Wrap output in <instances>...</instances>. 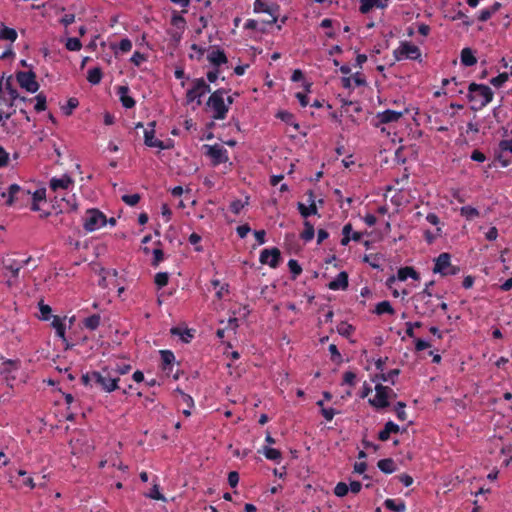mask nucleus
Instances as JSON below:
<instances>
[{
  "label": "nucleus",
  "mask_w": 512,
  "mask_h": 512,
  "mask_svg": "<svg viewBox=\"0 0 512 512\" xmlns=\"http://www.w3.org/2000/svg\"><path fill=\"white\" fill-rule=\"evenodd\" d=\"M348 287V274L345 271L340 272L337 277L328 284L331 290H345Z\"/></svg>",
  "instance_id": "obj_20"
},
{
  "label": "nucleus",
  "mask_w": 512,
  "mask_h": 512,
  "mask_svg": "<svg viewBox=\"0 0 512 512\" xmlns=\"http://www.w3.org/2000/svg\"><path fill=\"white\" fill-rule=\"evenodd\" d=\"M65 47L69 51H79L82 48V43L79 38H68Z\"/></svg>",
  "instance_id": "obj_44"
},
{
  "label": "nucleus",
  "mask_w": 512,
  "mask_h": 512,
  "mask_svg": "<svg viewBox=\"0 0 512 512\" xmlns=\"http://www.w3.org/2000/svg\"><path fill=\"white\" fill-rule=\"evenodd\" d=\"M386 5L381 0H360V12L363 14L368 13L372 8H384Z\"/></svg>",
  "instance_id": "obj_25"
},
{
  "label": "nucleus",
  "mask_w": 512,
  "mask_h": 512,
  "mask_svg": "<svg viewBox=\"0 0 512 512\" xmlns=\"http://www.w3.org/2000/svg\"><path fill=\"white\" fill-rule=\"evenodd\" d=\"M52 327L56 331V335L62 339L63 342H66V336H65V324L63 323V320L59 316H54L52 321Z\"/></svg>",
  "instance_id": "obj_29"
},
{
  "label": "nucleus",
  "mask_w": 512,
  "mask_h": 512,
  "mask_svg": "<svg viewBox=\"0 0 512 512\" xmlns=\"http://www.w3.org/2000/svg\"><path fill=\"white\" fill-rule=\"evenodd\" d=\"M352 232V224L351 223H347L346 225H344L343 229H342V239H341V245L343 246H346L349 244L350 240H352L350 238V233Z\"/></svg>",
  "instance_id": "obj_47"
},
{
  "label": "nucleus",
  "mask_w": 512,
  "mask_h": 512,
  "mask_svg": "<svg viewBox=\"0 0 512 512\" xmlns=\"http://www.w3.org/2000/svg\"><path fill=\"white\" fill-rule=\"evenodd\" d=\"M102 70L100 67H94L88 71L87 80L93 85H97L102 80Z\"/></svg>",
  "instance_id": "obj_31"
},
{
  "label": "nucleus",
  "mask_w": 512,
  "mask_h": 512,
  "mask_svg": "<svg viewBox=\"0 0 512 512\" xmlns=\"http://www.w3.org/2000/svg\"><path fill=\"white\" fill-rule=\"evenodd\" d=\"M226 93V89H218L210 95L207 101V106L210 107L214 112V119L220 120L226 117V114L228 112V105L224 103V94Z\"/></svg>",
  "instance_id": "obj_4"
},
{
  "label": "nucleus",
  "mask_w": 512,
  "mask_h": 512,
  "mask_svg": "<svg viewBox=\"0 0 512 512\" xmlns=\"http://www.w3.org/2000/svg\"><path fill=\"white\" fill-rule=\"evenodd\" d=\"M131 368L132 367L130 364H122V365H117L114 369H111V370L117 376V375H124V374L129 373Z\"/></svg>",
  "instance_id": "obj_58"
},
{
  "label": "nucleus",
  "mask_w": 512,
  "mask_h": 512,
  "mask_svg": "<svg viewBox=\"0 0 512 512\" xmlns=\"http://www.w3.org/2000/svg\"><path fill=\"white\" fill-rule=\"evenodd\" d=\"M12 81H13L12 76H8V77L6 78V80H5V83H4L5 89H6V91L8 92V94H9V96H10V100H9V102H8V106H9V107H13V106H14L15 101L19 98V93H18V91L13 87Z\"/></svg>",
  "instance_id": "obj_23"
},
{
  "label": "nucleus",
  "mask_w": 512,
  "mask_h": 512,
  "mask_svg": "<svg viewBox=\"0 0 512 512\" xmlns=\"http://www.w3.org/2000/svg\"><path fill=\"white\" fill-rule=\"evenodd\" d=\"M405 407H406V404L404 402H401V401L397 402L396 405H395V412L397 414V418L400 421H404L407 418L406 413L404 411Z\"/></svg>",
  "instance_id": "obj_54"
},
{
  "label": "nucleus",
  "mask_w": 512,
  "mask_h": 512,
  "mask_svg": "<svg viewBox=\"0 0 512 512\" xmlns=\"http://www.w3.org/2000/svg\"><path fill=\"white\" fill-rule=\"evenodd\" d=\"M451 255L449 253H441L436 259H435V265L433 268L434 273H439L441 275L445 274V271L448 270V268L451 265L450 262Z\"/></svg>",
  "instance_id": "obj_16"
},
{
  "label": "nucleus",
  "mask_w": 512,
  "mask_h": 512,
  "mask_svg": "<svg viewBox=\"0 0 512 512\" xmlns=\"http://www.w3.org/2000/svg\"><path fill=\"white\" fill-rule=\"evenodd\" d=\"M12 113H5L2 109H0V125L3 127V130L6 132H10L9 127L7 126L6 120L10 119Z\"/></svg>",
  "instance_id": "obj_60"
},
{
  "label": "nucleus",
  "mask_w": 512,
  "mask_h": 512,
  "mask_svg": "<svg viewBox=\"0 0 512 512\" xmlns=\"http://www.w3.org/2000/svg\"><path fill=\"white\" fill-rule=\"evenodd\" d=\"M129 92V88L128 86H119L117 88V94L120 96V101L122 103V105L125 107V108H133L135 106V100L128 96Z\"/></svg>",
  "instance_id": "obj_22"
},
{
  "label": "nucleus",
  "mask_w": 512,
  "mask_h": 512,
  "mask_svg": "<svg viewBox=\"0 0 512 512\" xmlns=\"http://www.w3.org/2000/svg\"><path fill=\"white\" fill-rule=\"evenodd\" d=\"M384 506L394 512H404L405 511V503L403 501H400L399 503H396L393 499H386L384 502Z\"/></svg>",
  "instance_id": "obj_36"
},
{
  "label": "nucleus",
  "mask_w": 512,
  "mask_h": 512,
  "mask_svg": "<svg viewBox=\"0 0 512 512\" xmlns=\"http://www.w3.org/2000/svg\"><path fill=\"white\" fill-rule=\"evenodd\" d=\"M349 487L344 482H339L334 488V494L338 497H344L347 495Z\"/></svg>",
  "instance_id": "obj_52"
},
{
  "label": "nucleus",
  "mask_w": 512,
  "mask_h": 512,
  "mask_svg": "<svg viewBox=\"0 0 512 512\" xmlns=\"http://www.w3.org/2000/svg\"><path fill=\"white\" fill-rule=\"evenodd\" d=\"M308 194H309L310 205L307 207V206H305L301 202H299L298 205H297L299 213L304 218H307L310 215L317 214V207H316V204L314 202V193H313L312 190H309Z\"/></svg>",
  "instance_id": "obj_18"
},
{
  "label": "nucleus",
  "mask_w": 512,
  "mask_h": 512,
  "mask_svg": "<svg viewBox=\"0 0 512 512\" xmlns=\"http://www.w3.org/2000/svg\"><path fill=\"white\" fill-rule=\"evenodd\" d=\"M16 80L21 88L27 92L35 93L39 89V84L36 81V74L33 71H18L16 73Z\"/></svg>",
  "instance_id": "obj_7"
},
{
  "label": "nucleus",
  "mask_w": 512,
  "mask_h": 512,
  "mask_svg": "<svg viewBox=\"0 0 512 512\" xmlns=\"http://www.w3.org/2000/svg\"><path fill=\"white\" fill-rule=\"evenodd\" d=\"M171 24L183 30L185 28L186 21L183 16H181L177 12H174L171 17Z\"/></svg>",
  "instance_id": "obj_49"
},
{
  "label": "nucleus",
  "mask_w": 512,
  "mask_h": 512,
  "mask_svg": "<svg viewBox=\"0 0 512 512\" xmlns=\"http://www.w3.org/2000/svg\"><path fill=\"white\" fill-rule=\"evenodd\" d=\"M145 60H146L145 55H144V54H142V53H140V52H138V51L134 52V54L132 55V57H131V59H130V61H131L135 66H140V65H141V63H142L143 61H145Z\"/></svg>",
  "instance_id": "obj_62"
},
{
  "label": "nucleus",
  "mask_w": 512,
  "mask_h": 512,
  "mask_svg": "<svg viewBox=\"0 0 512 512\" xmlns=\"http://www.w3.org/2000/svg\"><path fill=\"white\" fill-rule=\"evenodd\" d=\"M435 284L434 281H430L425 285V288L423 291L416 293L413 297V303H414V309L415 312L422 317H431L435 310L437 305L433 301L432 293L429 291V286H433Z\"/></svg>",
  "instance_id": "obj_1"
},
{
  "label": "nucleus",
  "mask_w": 512,
  "mask_h": 512,
  "mask_svg": "<svg viewBox=\"0 0 512 512\" xmlns=\"http://www.w3.org/2000/svg\"><path fill=\"white\" fill-rule=\"evenodd\" d=\"M156 122L152 121L148 123V128L144 131V143L148 147H156L159 149H166L163 141L158 140L154 137L155 135Z\"/></svg>",
  "instance_id": "obj_13"
},
{
  "label": "nucleus",
  "mask_w": 512,
  "mask_h": 512,
  "mask_svg": "<svg viewBox=\"0 0 512 512\" xmlns=\"http://www.w3.org/2000/svg\"><path fill=\"white\" fill-rule=\"evenodd\" d=\"M93 381L105 392H112L118 389L120 378L112 374L109 367H103L101 371H92Z\"/></svg>",
  "instance_id": "obj_3"
},
{
  "label": "nucleus",
  "mask_w": 512,
  "mask_h": 512,
  "mask_svg": "<svg viewBox=\"0 0 512 512\" xmlns=\"http://www.w3.org/2000/svg\"><path fill=\"white\" fill-rule=\"evenodd\" d=\"M399 374H400L399 369H392L388 373L377 374L373 380L375 381V380L379 379L384 382L390 381L391 384H395V377H397Z\"/></svg>",
  "instance_id": "obj_32"
},
{
  "label": "nucleus",
  "mask_w": 512,
  "mask_h": 512,
  "mask_svg": "<svg viewBox=\"0 0 512 512\" xmlns=\"http://www.w3.org/2000/svg\"><path fill=\"white\" fill-rule=\"evenodd\" d=\"M375 314L377 315H382V314H390V315H394L395 314V310L394 308L392 307V305L390 304L389 301H382V302H379L374 311H373Z\"/></svg>",
  "instance_id": "obj_30"
},
{
  "label": "nucleus",
  "mask_w": 512,
  "mask_h": 512,
  "mask_svg": "<svg viewBox=\"0 0 512 512\" xmlns=\"http://www.w3.org/2000/svg\"><path fill=\"white\" fill-rule=\"evenodd\" d=\"M31 260V257L25 259V260H17L13 257V255H6L2 259V265L3 268L7 271H10L13 278H17L20 269L28 264V262Z\"/></svg>",
  "instance_id": "obj_11"
},
{
  "label": "nucleus",
  "mask_w": 512,
  "mask_h": 512,
  "mask_svg": "<svg viewBox=\"0 0 512 512\" xmlns=\"http://www.w3.org/2000/svg\"><path fill=\"white\" fill-rule=\"evenodd\" d=\"M500 153L497 156V159L502 164L503 167H507L511 161L505 158L504 153L509 152L512 154V138L510 140H502L499 143Z\"/></svg>",
  "instance_id": "obj_19"
},
{
  "label": "nucleus",
  "mask_w": 512,
  "mask_h": 512,
  "mask_svg": "<svg viewBox=\"0 0 512 512\" xmlns=\"http://www.w3.org/2000/svg\"><path fill=\"white\" fill-rule=\"evenodd\" d=\"M244 208V203L237 199V200H234L233 202H231L230 204V210L234 213V214H239L240 211Z\"/></svg>",
  "instance_id": "obj_63"
},
{
  "label": "nucleus",
  "mask_w": 512,
  "mask_h": 512,
  "mask_svg": "<svg viewBox=\"0 0 512 512\" xmlns=\"http://www.w3.org/2000/svg\"><path fill=\"white\" fill-rule=\"evenodd\" d=\"M106 216L98 209H90L84 218L83 227L87 232H92L107 223Z\"/></svg>",
  "instance_id": "obj_6"
},
{
  "label": "nucleus",
  "mask_w": 512,
  "mask_h": 512,
  "mask_svg": "<svg viewBox=\"0 0 512 512\" xmlns=\"http://www.w3.org/2000/svg\"><path fill=\"white\" fill-rule=\"evenodd\" d=\"M39 310H40V313H41V316H40V319L41 320H49L50 317H51V307L47 304H44L43 301H40L39 302Z\"/></svg>",
  "instance_id": "obj_48"
},
{
  "label": "nucleus",
  "mask_w": 512,
  "mask_h": 512,
  "mask_svg": "<svg viewBox=\"0 0 512 512\" xmlns=\"http://www.w3.org/2000/svg\"><path fill=\"white\" fill-rule=\"evenodd\" d=\"M164 259V252L159 249V248H156L153 250V260H152V263L151 265L154 266V267H157L161 261H163Z\"/></svg>",
  "instance_id": "obj_56"
},
{
  "label": "nucleus",
  "mask_w": 512,
  "mask_h": 512,
  "mask_svg": "<svg viewBox=\"0 0 512 512\" xmlns=\"http://www.w3.org/2000/svg\"><path fill=\"white\" fill-rule=\"evenodd\" d=\"M204 147L207 148L206 155L211 158L213 166H217L228 161L227 150L223 146L215 144L212 146L205 145Z\"/></svg>",
  "instance_id": "obj_10"
},
{
  "label": "nucleus",
  "mask_w": 512,
  "mask_h": 512,
  "mask_svg": "<svg viewBox=\"0 0 512 512\" xmlns=\"http://www.w3.org/2000/svg\"><path fill=\"white\" fill-rule=\"evenodd\" d=\"M461 216L465 217L468 221L473 220L479 216V211L472 206H463L460 208Z\"/></svg>",
  "instance_id": "obj_37"
},
{
  "label": "nucleus",
  "mask_w": 512,
  "mask_h": 512,
  "mask_svg": "<svg viewBox=\"0 0 512 512\" xmlns=\"http://www.w3.org/2000/svg\"><path fill=\"white\" fill-rule=\"evenodd\" d=\"M377 466L383 473L386 474L393 473L396 470V465L392 458H385L379 460Z\"/></svg>",
  "instance_id": "obj_28"
},
{
  "label": "nucleus",
  "mask_w": 512,
  "mask_h": 512,
  "mask_svg": "<svg viewBox=\"0 0 512 512\" xmlns=\"http://www.w3.org/2000/svg\"><path fill=\"white\" fill-rule=\"evenodd\" d=\"M202 94H200V91L196 89L195 85L191 89H189L186 93L187 102H193L195 99H197V105H201L202 102L200 100Z\"/></svg>",
  "instance_id": "obj_39"
},
{
  "label": "nucleus",
  "mask_w": 512,
  "mask_h": 512,
  "mask_svg": "<svg viewBox=\"0 0 512 512\" xmlns=\"http://www.w3.org/2000/svg\"><path fill=\"white\" fill-rule=\"evenodd\" d=\"M194 85L196 89L200 91V94H202V96L206 93H209L211 90L210 86L204 81L203 78L196 79L194 81Z\"/></svg>",
  "instance_id": "obj_51"
},
{
  "label": "nucleus",
  "mask_w": 512,
  "mask_h": 512,
  "mask_svg": "<svg viewBox=\"0 0 512 512\" xmlns=\"http://www.w3.org/2000/svg\"><path fill=\"white\" fill-rule=\"evenodd\" d=\"M264 455L266 456L267 459H270V460H280L281 457H282V454L281 452L278 450V449H275V448H271V447H264Z\"/></svg>",
  "instance_id": "obj_45"
},
{
  "label": "nucleus",
  "mask_w": 512,
  "mask_h": 512,
  "mask_svg": "<svg viewBox=\"0 0 512 512\" xmlns=\"http://www.w3.org/2000/svg\"><path fill=\"white\" fill-rule=\"evenodd\" d=\"M19 192H24V191L22 190V188L18 184H12V185L9 186L8 191L7 192H3L1 194V196L4 197V198L7 197L6 204L8 206H11L14 203L16 194H18Z\"/></svg>",
  "instance_id": "obj_26"
},
{
  "label": "nucleus",
  "mask_w": 512,
  "mask_h": 512,
  "mask_svg": "<svg viewBox=\"0 0 512 512\" xmlns=\"http://www.w3.org/2000/svg\"><path fill=\"white\" fill-rule=\"evenodd\" d=\"M35 100H36V104H35L34 108L37 112L46 110L47 99H46V95L44 93L41 92L38 95H36Z\"/></svg>",
  "instance_id": "obj_43"
},
{
  "label": "nucleus",
  "mask_w": 512,
  "mask_h": 512,
  "mask_svg": "<svg viewBox=\"0 0 512 512\" xmlns=\"http://www.w3.org/2000/svg\"><path fill=\"white\" fill-rule=\"evenodd\" d=\"M17 39V32L13 28H9L5 25H2L0 29V40H9L14 42Z\"/></svg>",
  "instance_id": "obj_34"
},
{
  "label": "nucleus",
  "mask_w": 512,
  "mask_h": 512,
  "mask_svg": "<svg viewBox=\"0 0 512 512\" xmlns=\"http://www.w3.org/2000/svg\"><path fill=\"white\" fill-rule=\"evenodd\" d=\"M315 230L313 224H311L308 220L304 221V230L301 233L300 237L304 241H311L314 237Z\"/></svg>",
  "instance_id": "obj_35"
},
{
  "label": "nucleus",
  "mask_w": 512,
  "mask_h": 512,
  "mask_svg": "<svg viewBox=\"0 0 512 512\" xmlns=\"http://www.w3.org/2000/svg\"><path fill=\"white\" fill-rule=\"evenodd\" d=\"M262 264H267L271 268H276L281 260L280 250L276 247L271 249H264L259 258Z\"/></svg>",
  "instance_id": "obj_12"
},
{
  "label": "nucleus",
  "mask_w": 512,
  "mask_h": 512,
  "mask_svg": "<svg viewBox=\"0 0 512 512\" xmlns=\"http://www.w3.org/2000/svg\"><path fill=\"white\" fill-rule=\"evenodd\" d=\"M508 80V74L506 72L499 74L498 76L492 78L490 83L494 87H501Z\"/></svg>",
  "instance_id": "obj_53"
},
{
  "label": "nucleus",
  "mask_w": 512,
  "mask_h": 512,
  "mask_svg": "<svg viewBox=\"0 0 512 512\" xmlns=\"http://www.w3.org/2000/svg\"><path fill=\"white\" fill-rule=\"evenodd\" d=\"M461 63L464 66H473L477 63V58L471 48L466 47L461 51Z\"/></svg>",
  "instance_id": "obj_27"
},
{
  "label": "nucleus",
  "mask_w": 512,
  "mask_h": 512,
  "mask_svg": "<svg viewBox=\"0 0 512 512\" xmlns=\"http://www.w3.org/2000/svg\"><path fill=\"white\" fill-rule=\"evenodd\" d=\"M74 184V180L68 174L62 175L61 178L53 177L50 179L49 187L53 191H57L59 189L67 190Z\"/></svg>",
  "instance_id": "obj_15"
},
{
  "label": "nucleus",
  "mask_w": 512,
  "mask_h": 512,
  "mask_svg": "<svg viewBox=\"0 0 512 512\" xmlns=\"http://www.w3.org/2000/svg\"><path fill=\"white\" fill-rule=\"evenodd\" d=\"M356 380V374L352 371H347L343 375V382L342 384H346L349 386H354Z\"/></svg>",
  "instance_id": "obj_57"
},
{
  "label": "nucleus",
  "mask_w": 512,
  "mask_h": 512,
  "mask_svg": "<svg viewBox=\"0 0 512 512\" xmlns=\"http://www.w3.org/2000/svg\"><path fill=\"white\" fill-rule=\"evenodd\" d=\"M122 201L126 203L129 206H135L139 203L141 197L138 193L131 194V195H123L121 197Z\"/></svg>",
  "instance_id": "obj_50"
},
{
  "label": "nucleus",
  "mask_w": 512,
  "mask_h": 512,
  "mask_svg": "<svg viewBox=\"0 0 512 512\" xmlns=\"http://www.w3.org/2000/svg\"><path fill=\"white\" fill-rule=\"evenodd\" d=\"M239 482V474L236 471H231L228 474V483L232 488H235Z\"/></svg>",
  "instance_id": "obj_64"
},
{
  "label": "nucleus",
  "mask_w": 512,
  "mask_h": 512,
  "mask_svg": "<svg viewBox=\"0 0 512 512\" xmlns=\"http://www.w3.org/2000/svg\"><path fill=\"white\" fill-rule=\"evenodd\" d=\"M329 352L331 353L332 361L336 362L337 364H340L342 362V356L335 344H331L329 346Z\"/></svg>",
  "instance_id": "obj_55"
},
{
  "label": "nucleus",
  "mask_w": 512,
  "mask_h": 512,
  "mask_svg": "<svg viewBox=\"0 0 512 512\" xmlns=\"http://www.w3.org/2000/svg\"><path fill=\"white\" fill-rule=\"evenodd\" d=\"M208 61L218 67L222 64H226L228 62L227 56L225 55L223 50L216 49L211 51L207 56Z\"/></svg>",
  "instance_id": "obj_21"
},
{
  "label": "nucleus",
  "mask_w": 512,
  "mask_h": 512,
  "mask_svg": "<svg viewBox=\"0 0 512 512\" xmlns=\"http://www.w3.org/2000/svg\"><path fill=\"white\" fill-rule=\"evenodd\" d=\"M161 359L163 363V369L165 370L168 365H171L175 361V356L173 352L169 350L160 351Z\"/></svg>",
  "instance_id": "obj_41"
},
{
  "label": "nucleus",
  "mask_w": 512,
  "mask_h": 512,
  "mask_svg": "<svg viewBox=\"0 0 512 512\" xmlns=\"http://www.w3.org/2000/svg\"><path fill=\"white\" fill-rule=\"evenodd\" d=\"M354 330L355 328L351 324L344 321L340 322L337 326V332L344 337H349Z\"/></svg>",
  "instance_id": "obj_38"
},
{
  "label": "nucleus",
  "mask_w": 512,
  "mask_h": 512,
  "mask_svg": "<svg viewBox=\"0 0 512 512\" xmlns=\"http://www.w3.org/2000/svg\"><path fill=\"white\" fill-rule=\"evenodd\" d=\"M376 395L373 399H369L370 405L377 409H383L389 406L388 399L390 398V392L392 389L382 384H376L375 386Z\"/></svg>",
  "instance_id": "obj_8"
},
{
  "label": "nucleus",
  "mask_w": 512,
  "mask_h": 512,
  "mask_svg": "<svg viewBox=\"0 0 512 512\" xmlns=\"http://www.w3.org/2000/svg\"><path fill=\"white\" fill-rule=\"evenodd\" d=\"M101 322V317L99 314H93L87 318L84 319L83 324L85 328L89 330H96Z\"/></svg>",
  "instance_id": "obj_33"
},
{
  "label": "nucleus",
  "mask_w": 512,
  "mask_h": 512,
  "mask_svg": "<svg viewBox=\"0 0 512 512\" xmlns=\"http://www.w3.org/2000/svg\"><path fill=\"white\" fill-rule=\"evenodd\" d=\"M19 361L18 360H7L3 362V369L1 370V374L4 375V378L7 382V385L9 387L13 386V381L15 380V376L13 373L18 370L19 368Z\"/></svg>",
  "instance_id": "obj_14"
},
{
  "label": "nucleus",
  "mask_w": 512,
  "mask_h": 512,
  "mask_svg": "<svg viewBox=\"0 0 512 512\" xmlns=\"http://www.w3.org/2000/svg\"><path fill=\"white\" fill-rule=\"evenodd\" d=\"M421 56V52L418 46L409 42H402L400 47L394 51V57L397 61L404 58L417 60Z\"/></svg>",
  "instance_id": "obj_9"
},
{
  "label": "nucleus",
  "mask_w": 512,
  "mask_h": 512,
  "mask_svg": "<svg viewBox=\"0 0 512 512\" xmlns=\"http://www.w3.org/2000/svg\"><path fill=\"white\" fill-rule=\"evenodd\" d=\"M280 7L276 3L267 4V0H255L254 11L256 13H266L269 15V20H262V24H274L279 16Z\"/></svg>",
  "instance_id": "obj_5"
},
{
  "label": "nucleus",
  "mask_w": 512,
  "mask_h": 512,
  "mask_svg": "<svg viewBox=\"0 0 512 512\" xmlns=\"http://www.w3.org/2000/svg\"><path fill=\"white\" fill-rule=\"evenodd\" d=\"M408 277H411L414 280H418L420 278L419 273L413 267L406 266L398 270V280L405 281Z\"/></svg>",
  "instance_id": "obj_24"
},
{
  "label": "nucleus",
  "mask_w": 512,
  "mask_h": 512,
  "mask_svg": "<svg viewBox=\"0 0 512 512\" xmlns=\"http://www.w3.org/2000/svg\"><path fill=\"white\" fill-rule=\"evenodd\" d=\"M79 105V101L75 97H71L68 99L67 104L62 107L63 113L67 116L71 115L73 110L77 108Z\"/></svg>",
  "instance_id": "obj_40"
},
{
  "label": "nucleus",
  "mask_w": 512,
  "mask_h": 512,
  "mask_svg": "<svg viewBox=\"0 0 512 512\" xmlns=\"http://www.w3.org/2000/svg\"><path fill=\"white\" fill-rule=\"evenodd\" d=\"M169 275L166 272H159L154 277V282L158 288H162L168 284Z\"/></svg>",
  "instance_id": "obj_46"
},
{
  "label": "nucleus",
  "mask_w": 512,
  "mask_h": 512,
  "mask_svg": "<svg viewBox=\"0 0 512 512\" xmlns=\"http://www.w3.org/2000/svg\"><path fill=\"white\" fill-rule=\"evenodd\" d=\"M288 267H289V270H290V272L292 274V279L293 280H295L302 273V268L299 265V263L297 262V260H295V259H290L289 260Z\"/></svg>",
  "instance_id": "obj_42"
},
{
  "label": "nucleus",
  "mask_w": 512,
  "mask_h": 512,
  "mask_svg": "<svg viewBox=\"0 0 512 512\" xmlns=\"http://www.w3.org/2000/svg\"><path fill=\"white\" fill-rule=\"evenodd\" d=\"M467 98L470 102L472 101H480V105L478 109L486 106L493 99V91L491 88L484 84L471 83L468 86V95ZM473 110H477L476 107H471Z\"/></svg>",
  "instance_id": "obj_2"
},
{
  "label": "nucleus",
  "mask_w": 512,
  "mask_h": 512,
  "mask_svg": "<svg viewBox=\"0 0 512 512\" xmlns=\"http://www.w3.org/2000/svg\"><path fill=\"white\" fill-rule=\"evenodd\" d=\"M175 392L179 393L181 395L183 402L186 403L188 408H192L193 407L194 401H193V398L189 394H186L180 388H177L175 390Z\"/></svg>",
  "instance_id": "obj_61"
},
{
  "label": "nucleus",
  "mask_w": 512,
  "mask_h": 512,
  "mask_svg": "<svg viewBox=\"0 0 512 512\" xmlns=\"http://www.w3.org/2000/svg\"><path fill=\"white\" fill-rule=\"evenodd\" d=\"M405 112H397L394 110H385L376 115V118L379 121V124H387L392 122H397Z\"/></svg>",
  "instance_id": "obj_17"
},
{
  "label": "nucleus",
  "mask_w": 512,
  "mask_h": 512,
  "mask_svg": "<svg viewBox=\"0 0 512 512\" xmlns=\"http://www.w3.org/2000/svg\"><path fill=\"white\" fill-rule=\"evenodd\" d=\"M147 496L155 500H166L165 497L159 492V487L157 484H154L153 488L151 489L150 493L147 494Z\"/></svg>",
  "instance_id": "obj_59"
}]
</instances>
